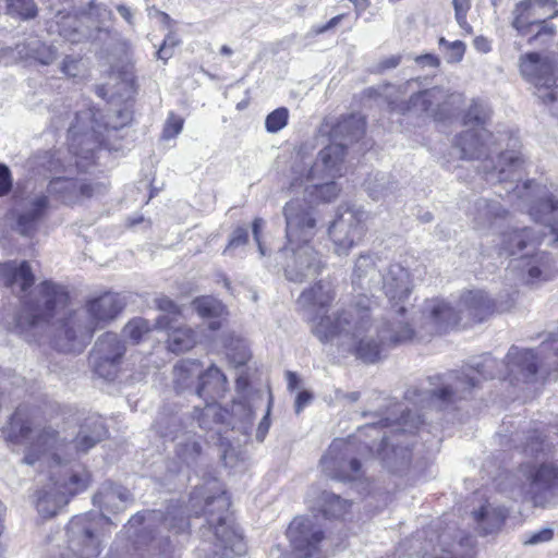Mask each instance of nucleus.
<instances>
[{
  "mask_svg": "<svg viewBox=\"0 0 558 558\" xmlns=\"http://www.w3.org/2000/svg\"><path fill=\"white\" fill-rule=\"evenodd\" d=\"M522 280L527 284H538L555 278L558 270L550 253L536 250L522 254L514 262Z\"/></svg>",
  "mask_w": 558,
  "mask_h": 558,
  "instance_id": "21",
  "label": "nucleus"
},
{
  "mask_svg": "<svg viewBox=\"0 0 558 558\" xmlns=\"http://www.w3.org/2000/svg\"><path fill=\"white\" fill-rule=\"evenodd\" d=\"M232 413L242 422V428L247 434L255 418L254 409L243 402H236L232 407Z\"/></svg>",
  "mask_w": 558,
  "mask_h": 558,
  "instance_id": "46",
  "label": "nucleus"
},
{
  "mask_svg": "<svg viewBox=\"0 0 558 558\" xmlns=\"http://www.w3.org/2000/svg\"><path fill=\"white\" fill-rule=\"evenodd\" d=\"M16 52L22 59H32L44 65L51 64L57 59V50L36 37H31L26 41L17 44Z\"/></svg>",
  "mask_w": 558,
  "mask_h": 558,
  "instance_id": "36",
  "label": "nucleus"
},
{
  "mask_svg": "<svg viewBox=\"0 0 558 558\" xmlns=\"http://www.w3.org/2000/svg\"><path fill=\"white\" fill-rule=\"evenodd\" d=\"M335 180L336 179L307 180L306 177L303 175V180H300L299 183L293 184V174L290 173L289 189L294 192L303 190L304 199L307 203H329L335 201L340 193V187Z\"/></svg>",
  "mask_w": 558,
  "mask_h": 558,
  "instance_id": "24",
  "label": "nucleus"
},
{
  "mask_svg": "<svg viewBox=\"0 0 558 558\" xmlns=\"http://www.w3.org/2000/svg\"><path fill=\"white\" fill-rule=\"evenodd\" d=\"M469 216L472 219L473 227L476 230L484 231L505 221L508 217V210L498 201L478 198L470 208Z\"/></svg>",
  "mask_w": 558,
  "mask_h": 558,
  "instance_id": "25",
  "label": "nucleus"
},
{
  "mask_svg": "<svg viewBox=\"0 0 558 558\" xmlns=\"http://www.w3.org/2000/svg\"><path fill=\"white\" fill-rule=\"evenodd\" d=\"M401 411V416L395 424L397 427L391 430V435H384L380 444H363L357 446L354 441L336 439L330 445L327 453L322 458L320 463L323 472L338 481L351 482L362 478L364 470L361 457L366 451H376L385 465L391 471H400L408 466L411 461V450L409 441L410 434L423 423L420 415L412 416L411 412Z\"/></svg>",
  "mask_w": 558,
  "mask_h": 558,
  "instance_id": "5",
  "label": "nucleus"
},
{
  "mask_svg": "<svg viewBox=\"0 0 558 558\" xmlns=\"http://www.w3.org/2000/svg\"><path fill=\"white\" fill-rule=\"evenodd\" d=\"M555 342H543L536 352L513 345L508 351L506 362H498L489 354L483 355L462 373L451 372L434 377L439 387L426 391L408 390L407 398L422 408L442 410L464 398L477 386L480 379L475 373L483 379L499 377L530 381L535 377L539 365L548 371L558 369V345H554Z\"/></svg>",
  "mask_w": 558,
  "mask_h": 558,
  "instance_id": "4",
  "label": "nucleus"
},
{
  "mask_svg": "<svg viewBox=\"0 0 558 558\" xmlns=\"http://www.w3.org/2000/svg\"><path fill=\"white\" fill-rule=\"evenodd\" d=\"M365 186L368 195L378 201L392 194L396 184L388 174L378 172L365 180Z\"/></svg>",
  "mask_w": 558,
  "mask_h": 558,
  "instance_id": "38",
  "label": "nucleus"
},
{
  "mask_svg": "<svg viewBox=\"0 0 558 558\" xmlns=\"http://www.w3.org/2000/svg\"><path fill=\"white\" fill-rule=\"evenodd\" d=\"M156 328L168 330L167 345L173 353L189 351L197 343L196 332L187 326H173L171 317L161 315L156 319Z\"/></svg>",
  "mask_w": 558,
  "mask_h": 558,
  "instance_id": "26",
  "label": "nucleus"
},
{
  "mask_svg": "<svg viewBox=\"0 0 558 558\" xmlns=\"http://www.w3.org/2000/svg\"><path fill=\"white\" fill-rule=\"evenodd\" d=\"M350 506L348 500L332 493L323 492L320 495V507L326 517L341 518L348 512Z\"/></svg>",
  "mask_w": 558,
  "mask_h": 558,
  "instance_id": "40",
  "label": "nucleus"
},
{
  "mask_svg": "<svg viewBox=\"0 0 558 558\" xmlns=\"http://www.w3.org/2000/svg\"><path fill=\"white\" fill-rule=\"evenodd\" d=\"M172 57V48L168 46V41L165 40L162 46L157 51V58L161 60H168Z\"/></svg>",
  "mask_w": 558,
  "mask_h": 558,
  "instance_id": "64",
  "label": "nucleus"
},
{
  "mask_svg": "<svg viewBox=\"0 0 558 558\" xmlns=\"http://www.w3.org/2000/svg\"><path fill=\"white\" fill-rule=\"evenodd\" d=\"M70 302L66 289L50 280L39 283L24 301L17 327L28 341L46 337L60 352H81L94 332L113 319L122 310L117 294L106 293L86 306L66 312Z\"/></svg>",
  "mask_w": 558,
  "mask_h": 558,
  "instance_id": "3",
  "label": "nucleus"
},
{
  "mask_svg": "<svg viewBox=\"0 0 558 558\" xmlns=\"http://www.w3.org/2000/svg\"><path fill=\"white\" fill-rule=\"evenodd\" d=\"M248 239V232L244 228H238L234 232L232 238L229 241L228 248L240 246L242 244H245Z\"/></svg>",
  "mask_w": 558,
  "mask_h": 558,
  "instance_id": "55",
  "label": "nucleus"
},
{
  "mask_svg": "<svg viewBox=\"0 0 558 558\" xmlns=\"http://www.w3.org/2000/svg\"><path fill=\"white\" fill-rule=\"evenodd\" d=\"M2 280L14 293L23 294L33 287L35 276L28 262H8L1 266Z\"/></svg>",
  "mask_w": 558,
  "mask_h": 558,
  "instance_id": "28",
  "label": "nucleus"
},
{
  "mask_svg": "<svg viewBox=\"0 0 558 558\" xmlns=\"http://www.w3.org/2000/svg\"><path fill=\"white\" fill-rule=\"evenodd\" d=\"M490 114L492 110L486 102L473 100L463 117V124L472 129L485 128Z\"/></svg>",
  "mask_w": 558,
  "mask_h": 558,
  "instance_id": "39",
  "label": "nucleus"
},
{
  "mask_svg": "<svg viewBox=\"0 0 558 558\" xmlns=\"http://www.w3.org/2000/svg\"><path fill=\"white\" fill-rule=\"evenodd\" d=\"M156 305L159 311L167 313L169 315L178 316L181 314L180 307L169 298L161 296L156 300Z\"/></svg>",
  "mask_w": 558,
  "mask_h": 558,
  "instance_id": "52",
  "label": "nucleus"
},
{
  "mask_svg": "<svg viewBox=\"0 0 558 558\" xmlns=\"http://www.w3.org/2000/svg\"><path fill=\"white\" fill-rule=\"evenodd\" d=\"M192 304L196 313L204 318L219 317L225 311L222 303L213 296L196 298Z\"/></svg>",
  "mask_w": 558,
  "mask_h": 558,
  "instance_id": "42",
  "label": "nucleus"
},
{
  "mask_svg": "<svg viewBox=\"0 0 558 558\" xmlns=\"http://www.w3.org/2000/svg\"><path fill=\"white\" fill-rule=\"evenodd\" d=\"M204 497L203 492H194L191 496V507L196 515L203 513L207 518L208 525L214 529L215 535L220 546L225 550H230L236 556L245 554L246 547L242 535L228 521V508L230 506L229 497L225 492L217 496H207L204 508L196 509L198 501Z\"/></svg>",
  "mask_w": 558,
  "mask_h": 558,
  "instance_id": "9",
  "label": "nucleus"
},
{
  "mask_svg": "<svg viewBox=\"0 0 558 558\" xmlns=\"http://www.w3.org/2000/svg\"><path fill=\"white\" fill-rule=\"evenodd\" d=\"M150 325L149 323L144 318H135L123 328V335L124 337L130 338L134 342H138L142 340L144 335L149 332Z\"/></svg>",
  "mask_w": 558,
  "mask_h": 558,
  "instance_id": "45",
  "label": "nucleus"
},
{
  "mask_svg": "<svg viewBox=\"0 0 558 558\" xmlns=\"http://www.w3.org/2000/svg\"><path fill=\"white\" fill-rule=\"evenodd\" d=\"M365 132V121L362 117L351 114L339 120L330 131V142L343 143L345 148L359 141Z\"/></svg>",
  "mask_w": 558,
  "mask_h": 558,
  "instance_id": "31",
  "label": "nucleus"
},
{
  "mask_svg": "<svg viewBox=\"0 0 558 558\" xmlns=\"http://www.w3.org/2000/svg\"><path fill=\"white\" fill-rule=\"evenodd\" d=\"M474 47L481 52H488L490 50L489 41L483 36L474 39Z\"/></svg>",
  "mask_w": 558,
  "mask_h": 558,
  "instance_id": "63",
  "label": "nucleus"
},
{
  "mask_svg": "<svg viewBox=\"0 0 558 558\" xmlns=\"http://www.w3.org/2000/svg\"><path fill=\"white\" fill-rule=\"evenodd\" d=\"M373 256L361 254L354 265L352 283L362 290L372 291L380 284V274Z\"/></svg>",
  "mask_w": 558,
  "mask_h": 558,
  "instance_id": "32",
  "label": "nucleus"
},
{
  "mask_svg": "<svg viewBox=\"0 0 558 558\" xmlns=\"http://www.w3.org/2000/svg\"><path fill=\"white\" fill-rule=\"evenodd\" d=\"M554 536V532L553 530L550 529H544L537 533H534L530 538L529 541L526 542V544H531V545H535V544H539V543H544V542H548L553 538Z\"/></svg>",
  "mask_w": 558,
  "mask_h": 558,
  "instance_id": "57",
  "label": "nucleus"
},
{
  "mask_svg": "<svg viewBox=\"0 0 558 558\" xmlns=\"http://www.w3.org/2000/svg\"><path fill=\"white\" fill-rule=\"evenodd\" d=\"M392 421L389 418V417H386L385 420L378 422V423H373V424H367L366 426H364L360 433H364L365 435H373L374 433L376 434H379V428L381 427H390L392 426Z\"/></svg>",
  "mask_w": 558,
  "mask_h": 558,
  "instance_id": "56",
  "label": "nucleus"
},
{
  "mask_svg": "<svg viewBox=\"0 0 558 558\" xmlns=\"http://www.w3.org/2000/svg\"><path fill=\"white\" fill-rule=\"evenodd\" d=\"M473 538L471 536H466L459 543L451 544L449 547H442L441 554L436 558H464L466 556V550L473 546Z\"/></svg>",
  "mask_w": 558,
  "mask_h": 558,
  "instance_id": "44",
  "label": "nucleus"
},
{
  "mask_svg": "<svg viewBox=\"0 0 558 558\" xmlns=\"http://www.w3.org/2000/svg\"><path fill=\"white\" fill-rule=\"evenodd\" d=\"M227 378L225 374L216 366L202 371L201 381L195 385V392L205 401L215 402L226 390Z\"/></svg>",
  "mask_w": 558,
  "mask_h": 558,
  "instance_id": "33",
  "label": "nucleus"
},
{
  "mask_svg": "<svg viewBox=\"0 0 558 558\" xmlns=\"http://www.w3.org/2000/svg\"><path fill=\"white\" fill-rule=\"evenodd\" d=\"M288 248L293 252V258L286 268V276L290 281L303 282L320 272L324 264L308 243L287 246L286 250Z\"/></svg>",
  "mask_w": 558,
  "mask_h": 558,
  "instance_id": "22",
  "label": "nucleus"
},
{
  "mask_svg": "<svg viewBox=\"0 0 558 558\" xmlns=\"http://www.w3.org/2000/svg\"><path fill=\"white\" fill-rule=\"evenodd\" d=\"M287 535L296 558H326L319 548L323 532L312 519L295 518L289 525Z\"/></svg>",
  "mask_w": 558,
  "mask_h": 558,
  "instance_id": "20",
  "label": "nucleus"
},
{
  "mask_svg": "<svg viewBox=\"0 0 558 558\" xmlns=\"http://www.w3.org/2000/svg\"><path fill=\"white\" fill-rule=\"evenodd\" d=\"M379 280H380V284L378 288H380L385 292L386 296L390 301L396 302L397 307L395 310H391L380 323L373 324V322L371 319L372 301L367 295H361L360 299L357 301H355L354 303L337 310L331 315H325V316H322V317L317 318L316 320H314V324L312 326V332L318 338V340L320 342L326 343V342L335 341L337 343V345L343 348L348 352L355 354V356L357 359L362 360L359 356L355 348H353L352 345H350L348 343H344L340 336L335 335V336H331V337L325 339L319 336L317 330H318V327H320V325L326 319L329 320L330 327H333V328L337 327V325H338L337 322L340 316H347L348 313H352V312H354V316H357L356 313L362 312V310H364L363 307L365 305L367 306L368 324L374 329L387 330L388 329L387 324L390 319H393L392 317H397V319H400V320L403 319L412 329H417V326L420 325V316L413 320V324H410L408 316H407L405 307L402 305L398 306V304L400 302H403L405 299L409 298V295L412 291V279H411V275H410L409 270L407 268H404L401 264L393 263V264L388 265L381 271Z\"/></svg>",
  "mask_w": 558,
  "mask_h": 558,
  "instance_id": "7",
  "label": "nucleus"
},
{
  "mask_svg": "<svg viewBox=\"0 0 558 558\" xmlns=\"http://www.w3.org/2000/svg\"><path fill=\"white\" fill-rule=\"evenodd\" d=\"M401 61L400 56H391L385 60H383L379 64L380 69L387 70V69H393L399 65Z\"/></svg>",
  "mask_w": 558,
  "mask_h": 558,
  "instance_id": "61",
  "label": "nucleus"
},
{
  "mask_svg": "<svg viewBox=\"0 0 558 558\" xmlns=\"http://www.w3.org/2000/svg\"><path fill=\"white\" fill-rule=\"evenodd\" d=\"M446 59L450 63L460 62L465 52V45L461 40L452 41L448 44V50H446Z\"/></svg>",
  "mask_w": 558,
  "mask_h": 558,
  "instance_id": "50",
  "label": "nucleus"
},
{
  "mask_svg": "<svg viewBox=\"0 0 558 558\" xmlns=\"http://www.w3.org/2000/svg\"><path fill=\"white\" fill-rule=\"evenodd\" d=\"M312 395L308 391H301L295 400V412L300 413L310 403Z\"/></svg>",
  "mask_w": 558,
  "mask_h": 558,
  "instance_id": "60",
  "label": "nucleus"
},
{
  "mask_svg": "<svg viewBox=\"0 0 558 558\" xmlns=\"http://www.w3.org/2000/svg\"><path fill=\"white\" fill-rule=\"evenodd\" d=\"M532 215L543 223L553 226L558 222V198L550 195L541 199L533 208Z\"/></svg>",
  "mask_w": 558,
  "mask_h": 558,
  "instance_id": "41",
  "label": "nucleus"
},
{
  "mask_svg": "<svg viewBox=\"0 0 558 558\" xmlns=\"http://www.w3.org/2000/svg\"><path fill=\"white\" fill-rule=\"evenodd\" d=\"M520 70L522 75L535 85L537 97L544 104L557 100L558 87L551 89L558 80V64L554 57L536 52L527 53L521 58Z\"/></svg>",
  "mask_w": 558,
  "mask_h": 558,
  "instance_id": "12",
  "label": "nucleus"
},
{
  "mask_svg": "<svg viewBox=\"0 0 558 558\" xmlns=\"http://www.w3.org/2000/svg\"><path fill=\"white\" fill-rule=\"evenodd\" d=\"M202 364L196 360H184L173 368L174 384L178 389L184 390L201 381Z\"/></svg>",
  "mask_w": 558,
  "mask_h": 558,
  "instance_id": "37",
  "label": "nucleus"
},
{
  "mask_svg": "<svg viewBox=\"0 0 558 558\" xmlns=\"http://www.w3.org/2000/svg\"><path fill=\"white\" fill-rule=\"evenodd\" d=\"M365 213L361 209L347 207L339 213L328 229L333 244V252L345 256L363 238L365 233Z\"/></svg>",
  "mask_w": 558,
  "mask_h": 558,
  "instance_id": "14",
  "label": "nucleus"
},
{
  "mask_svg": "<svg viewBox=\"0 0 558 558\" xmlns=\"http://www.w3.org/2000/svg\"><path fill=\"white\" fill-rule=\"evenodd\" d=\"M335 298L333 284L328 280H320L313 287L304 290L298 302L302 308L312 312L329 306Z\"/></svg>",
  "mask_w": 558,
  "mask_h": 558,
  "instance_id": "30",
  "label": "nucleus"
},
{
  "mask_svg": "<svg viewBox=\"0 0 558 558\" xmlns=\"http://www.w3.org/2000/svg\"><path fill=\"white\" fill-rule=\"evenodd\" d=\"M270 403L271 400L268 401L266 413L264 417L262 418L260 423L258 424L257 430H256V439L258 441H263L268 433V429L270 427V421H269V414H270Z\"/></svg>",
  "mask_w": 558,
  "mask_h": 558,
  "instance_id": "54",
  "label": "nucleus"
},
{
  "mask_svg": "<svg viewBox=\"0 0 558 558\" xmlns=\"http://www.w3.org/2000/svg\"><path fill=\"white\" fill-rule=\"evenodd\" d=\"M305 149L306 146L299 149L292 163L293 184L303 180V175L307 180H329L344 175L347 171L345 144L330 142L318 151L315 160L307 155Z\"/></svg>",
  "mask_w": 558,
  "mask_h": 558,
  "instance_id": "8",
  "label": "nucleus"
},
{
  "mask_svg": "<svg viewBox=\"0 0 558 558\" xmlns=\"http://www.w3.org/2000/svg\"><path fill=\"white\" fill-rule=\"evenodd\" d=\"M49 204V196L44 192L15 195L10 210L14 229L22 235H34L48 213Z\"/></svg>",
  "mask_w": 558,
  "mask_h": 558,
  "instance_id": "13",
  "label": "nucleus"
},
{
  "mask_svg": "<svg viewBox=\"0 0 558 558\" xmlns=\"http://www.w3.org/2000/svg\"><path fill=\"white\" fill-rule=\"evenodd\" d=\"M83 64L81 60L71 57L64 58L61 64V71L69 77H77L82 73Z\"/></svg>",
  "mask_w": 558,
  "mask_h": 558,
  "instance_id": "51",
  "label": "nucleus"
},
{
  "mask_svg": "<svg viewBox=\"0 0 558 558\" xmlns=\"http://www.w3.org/2000/svg\"><path fill=\"white\" fill-rule=\"evenodd\" d=\"M362 312L348 313L340 316L337 327H330L326 319L317 332L322 338L338 335L344 343L355 348L359 356L365 363H375L390 348L412 340H425L428 337L441 335L456 326L463 317L473 322H483L495 310L494 301L482 290L464 292L459 300L458 310L440 299L426 300L420 314L417 329H412L405 320L390 319L387 330L374 329L368 324L367 306Z\"/></svg>",
  "mask_w": 558,
  "mask_h": 558,
  "instance_id": "2",
  "label": "nucleus"
},
{
  "mask_svg": "<svg viewBox=\"0 0 558 558\" xmlns=\"http://www.w3.org/2000/svg\"><path fill=\"white\" fill-rule=\"evenodd\" d=\"M288 246L306 244L316 232L314 209L303 198H293L283 207Z\"/></svg>",
  "mask_w": 558,
  "mask_h": 558,
  "instance_id": "17",
  "label": "nucleus"
},
{
  "mask_svg": "<svg viewBox=\"0 0 558 558\" xmlns=\"http://www.w3.org/2000/svg\"><path fill=\"white\" fill-rule=\"evenodd\" d=\"M183 118L174 113H170L163 125L162 138L170 140L179 135L183 129Z\"/></svg>",
  "mask_w": 558,
  "mask_h": 558,
  "instance_id": "49",
  "label": "nucleus"
},
{
  "mask_svg": "<svg viewBox=\"0 0 558 558\" xmlns=\"http://www.w3.org/2000/svg\"><path fill=\"white\" fill-rule=\"evenodd\" d=\"M289 112L286 108H278L270 112L265 121L268 132L276 133L287 125Z\"/></svg>",
  "mask_w": 558,
  "mask_h": 558,
  "instance_id": "48",
  "label": "nucleus"
},
{
  "mask_svg": "<svg viewBox=\"0 0 558 558\" xmlns=\"http://www.w3.org/2000/svg\"><path fill=\"white\" fill-rule=\"evenodd\" d=\"M107 434L100 417H87L78 427L63 429L40 426L19 408L11 417L8 437L14 442H26L23 461L26 464L47 465L49 482L36 490L34 505L43 519L54 517L70 497L85 490L90 483L89 472L81 465L69 464L86 453Z\"/></svg>",
  "mask_w": 558,
  "mask_h": 558,
  "instance_id": "1",
  "label": "nucleus"
},
{
  "mask_svg": "<svg viewBox=\"0 0 558 558\" xmlns=\"http://www.w3.org/2000/svg\"><path fill=\"white\" fill-rule=\"evenodd\" d=\"M415 62L423 66L437 68L440 64L439 59L430 53L422 54L415 58Z\"/></svg>",
  "mask_w": 558,
  "mask_h": 558,
  "instance_id": "59",
  "label": "nucleus"
},
{
  "mask_svg": "<svg viewBox=\"0 0 558 558\" xmlns=\"http://www.w3.org/2000/svg\"><path fill=\"white\" fill-rule=\"evenodd\" d=\"M12 187V178L10 169L0 163V196L7 195Z\"/></svg>",
  "mask_w": 558,
  "mask_h": 558,
  "instance_id": "53",
  "label": "nucleus"
},
{
  "mask_svg": "<svg viewBox=\"0 0 558 558\" xmlns=\"http://www.w3.org/2000/svg\"><path fill=\"white\" fill-rule=\"evenodd\" d=\"M193 421H183L177 413L162 411L159 413L155 428L165 438L175 440V454L186 465L197 462L202 454V445L196 437V432L189 429Z\"/></svg>",
  "mask_w": 558,
  "mask_h": 558,
  "instance_id": "10",
  "label": "nucleus"
},
{
  "mask_svg": "<svg viewBox=\"0 0 558 558\" xmlns=\"http://www.w3.org/2000/svg\"><path fill=\"white\" fill-rule=\"evenodd\" d=\"M527 486L523 488L522 496L535 507H544L553 502L558 496V465L543 463L529 468L524 472Z\"/></svg>",
  "mask_w": 558,
  "mask_h": 558,
  "instance_id": "16",
  "label": "nucleus"
},
{
  "mask_svg": "<svg viewBox=\"0 0 558 558\" xmlns=\"http://www.w3.org/2000/svg\"><path fill=\"white\" fill-rule=\"evenodd\" d=\"M541 243V238L536 236L532 229L523 228L511 230L500 235V255H518L519 257Z\"/></svg>",
  "mask_w": 558,
  "mask_h": 558,
  "instance_id": "27",
  "label": "nucleus"
},
{
  "mask_svg": "<svg viewBox=\"0 0 558 558\" xmlns=\"http://www.w3.org/2000/svg\"><path fill=\"white\" fill-rule=\"evenodd\" d=\"M555 0H523L512 11V26L525 35L533 26L539 27L537 35L543 32L553 34V27L545 25L548 19L557 14Z\"/></svg>",
  "mask_w": 558,
  "mask_h": 558,
  "instance_id": "19",
  "label": "nucleus"
},
{
  "mask_svg": "<svg viewBox=\"0 0 558 558\" xmlns=\"http://www.w3.org/2000/svg\"><path fill=\"white\" fill-rule=\"evenodd\" d=\"M454 17L458 25L468 34L472 33V26L468 23L466 16L471 9V0H452Z\"/></svg>",
  "mask_w": 558,
  "mask_h": 558,
  "instance_id": "47",
  "label": "nucleus"
},
{
  "mask_svg": "<svg viewBox=\"0 0 558 558\" xmlns=\"http://www.w3.org/2000/svg\"><path fill=\"white\" fill-rule=\"evenodd\" d=\"M456 97L459 98L460 95L450 94L441 87H433L413 94L404 110L439 118L453 104V98Z\"/></svg>",
  "mask_w": 558,
  "mask_h": 558,
  "instance_id": "23",
  "label": "nucleus"
},
{
  "mask_svg": "<svg viewBox=\"0 0 558 558\" xmlns=\"http://www.w3.org/2000/svg\"><path fill=\"white\" fill-rule=\"evenodd\" d=\"M9 13L22 19H33L37 14V8L33 0H8Z\"/></svg>",
  "mask_w": 558,
  "mask_h": 558,
  "instance_id": "43",
  "label": "nucleus"
},
{
  "mask_svg": "<svg viewBox=\"0 0 558 558\" xmlns=\"http://www.w3.org/2000/svg\"><path fill=\"white\" fill-rule=\"evenodd\" d=\"M264 227V220L260 219V218H256L254 221H253V236L255 239V241L257 242V245H258V250H259V253L260 255H265V248L260 242V231Z\"/></svg>",
  "mask_w": 558,
  "mask_h": 558,
  "instance_id": "58",
  "label": "nucleus"
},
{
  "mask_svg": "<svg viewBox=\"0 0 558 558\" xmlns=\"http://www.w3.org/2000/svg\"><path fill=\"white\" fill-rule=\"evenodd\" d=\"M227 412L222 410L216 402L206 401L203 409L199 407L194 408L193 416H180L183 421L187 418L193 421V425L189 429L195 430V425L202 430H214L225 420Z\"/></svg>",
  "mask_w": 558,
  "mask_h": 558,
  "instance_id": "35",
  "label": "nucleus"
},
{
  "mask_svg": "<svg viewBox=\"0 0 558 558\" xmlns=\"http://www.w3.org/2000/svg\"><path fill=\"white\" fill-rule=\"evenodd\" d=\"M107 186L86 178L58 177L47 185L48 196L65 206L81 205L85 201L105 194Z\"/></svg>",
  "mask_w": 558,
  "mask_h": 558,
  "instance_id": "15",
  "label": "nucleus"
},
{
  "mask_svg": "<svg viewBox=\"0 0 558 558\" xmlns=\"http://www.w3.org/2000/svg\"><path fill=\"white\" fill-rule=\"evenodd\" d=\"M93 500L102 511L117 513L126 508L131 495L126 488L108 482L101 485Z\"/></svg>",
  "mask_w": 558,
  "mask_h": 558,
  "instance_id": "29",
  "label": "nucleus"
},
{
  "mask_svg": "<svg viewBox=\"0 0 558 558\" xmlns=\"http://www.w3.org/2000/svg\"><path fill=\"white\" fill-rule=\"evenodd\" d=\"M345 14H339L335 17H332L327 24H325L324 26H322L320 28L317 29V33H325L333 27H336L343 19H344Z\"/></svg>",
  "mask_w": 558,
  "mask_h": 558,
  "instance_id": "62",
  "label": "nucleus"
},
{
  "mask_svg": "<svg viewBox=\"0 0 558 558\" xmlns=\"http://www.w3.org/2000/svg\"><path fill=\"white\" fill-rule=\"evenodd\" d=\"M473 520L483 534H489L500 529L507 517V510L504 507L485 502L478 509L472 512Z\"/></svg>",
  "mask_w": 558,
  "mask_h": 558,
  "instance_id": "34",
  "label": "nucleus"
},
{
  "mask_svg": "<svg viewBox=\"0 0 558 558\" xmlns=\"http://www.w3.org/2000/svg\"><path fill=\"white\" fill-rule=\"evenodd\" d=\"M108 521L102 515L98 519L88 513L76 515L68 524V553L61 558H96L100 554L101 542L98 534L100 521Z\"/></svg>",
  "mask_w": 558,
  "mask_h": 558,
  "instance_id": "11",
  "label": "nucleus"
},
{
  "mask_svg": "<svg viewBox=\"0 0 558 558\" xmlns=\"http://www.w3.org/2000/svg\"><path fill=\"white\" fill-rule=\"evenodd\" d=\"M125 352V342L117 333L102 335L92 353L95 373L107 380H113L121 371Z\"/></svg>",
  "mask_w": 558,
  "mask_h": 558,
  "instance_id": "18",
  "label": "nucleus"
},
{
  "mask_svg": "<svg viewBox=\"0 0 558 558\" xmlns=\"http://www.w3.org/2000/svg\"><path fill=\"white\" fill-rule=\"evenodd\" d=\"M502 138H496L486 128L470 129L458 135L456 145L464 159L483 161V171L486 180L492 184L505 183L507 193H513L518 198L526 199L531 196L535 183L522 180L523 159L514 149L498 153L497 165L493 155L501 147Z\"/></svg>",
  "mask_w": 558,
  "mask_h": 558,
  "instance_id": "6",
  "label": "nucleus"
}]
</instances>
